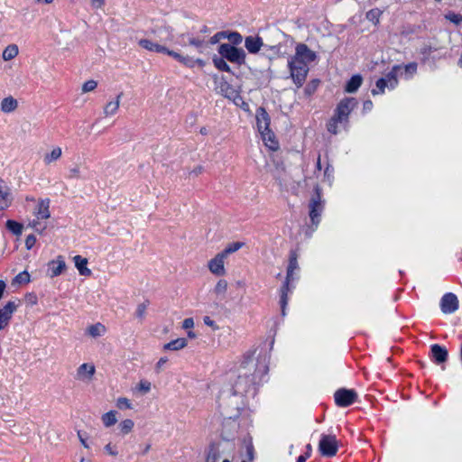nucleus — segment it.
Masks as SVG:
<instances>
[{
	"mask_svg": "<svg viewBox=\"0 0 462 462\" xmlns=\"http://www.w3.org/2000/svg\"><path fill=\"white\" fill-rule=\"evenodd\" d=\"M267 371L268 367L263 363L259 365L252 356L245 357L233 384L234 393L243 395L248 393L254 384L261 382Z\"/></svg>",
	"mask_w": 462,
	"mask_h": 462,
	"instance_id": "1",
	"label": "nucleus"
},
{
	"mask_svg": "<svg viewBox=\"0 0 462 462\" xmlns=\"http://www.w3.org/2000/svg\"><path fill=\"white\" fill-rule=\"evenodd\" d=\"M316 59V52L311 51L305 43L296 45L294 55L288 60V69L290 78L298 88L303 86L310 71L309 65Z\"/></svg>",
	"mask_w": 462,
	"mask_h": 462,
	"instance_id": "2",
	"label": "nucleus"
},
{
	"mask_svg": "<svg viewBox=\"0 0 462 462\" xmlns=\"http://www.w3.org/2000/svg\"><path fill=\"white\" fill-rule=\"evenodd\" d=\"M217 51L231 63L242 66L245 64L246 53L242 48L231 45L230 43H221Z\"/></svg>",
	"mask_w": 462,
	"mask_h": 462,
	"instance_id": "3",
	"label": "nucleus"
},
{
	"mask_svg": "<svg viewBox=\"0 0 462 462\" xmlns=\"http://www.w3.org/2000/svg\"><path fill=\"white\" fill-rule=\"evenodd\" d=\"M401 69L402 67L400 65L393 66L392 70L388 72L384 78H381L376 81V88L372 89V94L374 96L383 94L385 88L391 89L394 88L398 85L397 74Z\"/></svg>",
	"mask_w": 462,
	"mask_h": 462,
	"instance_id": "4",
	"label": "nucleus"
},
{
	"mask_svg": "<svg viewBox=\"0 0 462 462\" xmlns=\"http://www.w3.org/2000/svg\"><path fill=\"white\" fill-rule=\"evenodd\" d=\"M296 269H298L297 254L295 253H291L290 255L289 266L287 269L286 281L282 287L281 288V306L282 312L283 315L285 314V307L288 301L287 293L289 291V282L291 280H293V273Z\"/></svg>",
	"mask_w": 462,
	"mask_h": 462,
	"instance_id": "5",
	"label": "nucleus"
},
{
	"mask_svg": "<svg viewBox=\"0 0 462 462\" xmlns=\"http://www.w3.org/2000/svg\"><path fill=\"white\" fill-rule=\"evenodd\" d=\"M310 218L313 227V230L317 229L319 224L321 220V214L324 209V201L321 199V195L317 189L315 196H313L310 201Z\"/></svg>",
	"mask_w": 462,
	"mask_h": 462,
	"instance_id": "6",
	"label": "nucleus"
},
{
	"mask_svg": "<svg viewBox=\"0 0 462 462\" xmlns=\"http://www.w3.org/2000/svg\"><path fill=\"white\" fill-rule=\"evenodd\" d=\"M357 101L354 97H346L342 99L335 109L334 116L337 117V119L341 120L344 125H346L348 122V116L350 113L356 106Z\"/></svg>",
	"mask_w": 462,
	"mask_h": 462,
	"instance_id": "7",
	"label": "nucleus"
},
{
	"mask_svg": "<svg viewBox=\"0 0 462 462\" xmlns=\"http://www.w3.org/2000/svg\"><path fill=\"white\" fill-rule=\"evenodd\" d=\"M338 449L337 440L334 435H322L319 443V450L323 457H334Z\"/></svg>",
	"mask_w": 462,
	"mask_h": 462,
	"instance_id": "8",
	"label": "nucleus"
},
{
	"mask_svg": "<svg viewBox=\"0 0 462 462\" xmlns=\"http://www.w3.org/2000/svg\"><path fill=\"white\" fill-rule=\"evenodd\" d=\"M334 398L337 406L347 407L356 402L357 393L355 390L341 388L336 391Z\"/></svg>",
	"mask_w": 462,
	"mask_h": 462,
	"instance_id": "9",
	"label": "nucleus"
},
{
	"mask_svg": "<svg viewBox=\"0 0 462 462\" xmlns=\"http://www.w3.org/2000/svg\"><path fill=\"white\" fill-rule=\"evenodd\" d=\"M18 305L19 304L15 301H8L0 309V331L9 324L13 314L18 308Z\"/></svg>",
	"mask_w": 462,
	"mask_h": 462,
	"instance_id": "10",
	"label": "nucleus"
},
{
	"mask_svg": "<svg viewBox=\"0 0 462 462\" xmlns=\"http://www.w3.org/2000/svg\"><path fill=\"white\" fill-rule=\"evenodd\" d=\"M226 259V258L224 257L220 253L217 254L215 257L210 259L208 263V267L210 273L217 276H224L226 273L225 268Z\"/></svg>",
	"mask_w": 462,
	"mask_h": 462,
	"instance_id": "11",
	"label": "nucleus"
},
{
	"mask_svg": "<svg viewBox=\"0 0 462 462\" xmlns=\"http://www.w3.org/2000/svg\"><path fill=\"white\" fill-rule=\"evenodd\" d=\"M458 308V300L454 293L448 292L443 295L440 300L441 311L445 314H451Z\"/></svg>",
	"mask_w": 462,
	"mask_h": 462,
	"instance_id": "12",
	"label": "nucleus"
},
{
	"mask_svg": "<svg viewBox=\"0 0 462 462\" xmlns=\"http://www.w3.org/2000/svg\"><path fill=\"white\" fill-rule=\"evenodd\" d=\"M256 125L259 133L270 129L271 118L264 107H258L255 114Z\"/></svg>",
	"mask_w": 462,
	"mask_h": 462,
	"instance_id": "13",
	"label": "nucleus"
},
{
	"mask_svg": "<svg viewBox=\"0 0 462 462\" xmlns=\"http://www.w3.org/2000/svg\"><path fill=\"white\" fill-rule=\"evenodd\" d=\"M66 269V263L62 255L57 256L55 260L49 263V271L51 277L60 275Z\"/></svg>",
	"mask_w": 462,
	"mask_h": 462,
	"instance_id": "14",
	"label": "nucleus"
},
{
	"mask_svg": "<svg viewBox=\"0 0 462 462\" xmlns=\"http://www.w3.org/2000/svg\"><path fill=\"white\" fill-rule=\"evenodd\" d=\"M12 202L10 189L3 180H0V210L7 208Z\"/></svg>",
	"mask_w": 462,
	"mask_h": 462,
	"instance_id": "15",
	"label": "nucleus"
},
{
	"mask_svg": "<svg viewBox=\"0 0 462 462\" xmlns=\"http://www.w3.org/2000/svg\"><path fill=\"white\" fill-rule=\"evenodd\" d=\"M263 46V40L259 36H247L245 39V47L249 53L256 54Z\"/></svg>",
	"mask_w": 462,
	"mask_h": 462,
	"instance_id": "16",
	"label": "nucleus"
},
{
	"mask_svg": "<svg viewBox=\"0 0 462 462\" xmlns=\"http://www.w3.org/2000/svg\"><path fill=\"white\" fill-rule=\"evenodd\" d=\"M95 372H96V368L93 365L85 363V364L80 365L78 367L76 378L78 380H82V381L88 380L89 381L92 379Z\"/></svg>",
	"mask_w": 462,
	"mask_h": 462,
	"instance_id": "17",
	"label": "nucleus"
},
{
	"mask_svg": "<svg viewBox=\"0 0 462 462\" xmlns=\"http://www.w3.org/2000/svg\"><path fill=\"white\" fill-rule=\"evenodd\" d=\"M49 208H50V199H41L38 202V204L33 211V214L35 215V217L38 219H48L51 217Z\"/></svg>",
	"mask_w": 462,
	"mask_h": 462,
	"instance_id": "18",
	"label": "nucleus"
},
{
	"mask_svg": "<svg viewBox=\"0 0 462 462\" xmlns=\"http://www.w3.org/2000/svg\"><path fill=\"white\" fill-rule=\"evenodd\" d=\"M431 356L438 365L445 363L448 359V350L444 346L434 344L431 346Z\"/></svg>",
	"mask_w": 462,
	"mask_h": 462,
	"instance_id": "19",
	"label": "nucleus"
},
{
	"mask_svg": "<svg viewBox=\"0 0 462 462\" xmlns=\"http://www.w3.org/2000/svg\"><path fill=\"white\" fill-rule=\"evenodd\" d=\"M73 261L80 275L90 276L92 272L88 268V259L81 255H75Z\"/></svg>",
	"mask_w": 462,
	"mask_h": 462,
	"instance_id": "20",
	"label": "nucleus"
},
{
	"mask_svg": "<svg viewBox=\"0 0 462 462\" xmlns=\"http://www.w3.org/2000/svg\"><path fill=\"white\" fill-rule=\"evenodd\" d=\"M138 45L147 51H154V52H162L163 51H166V47L157 43L153 42L151 40L148 39H141L138 41Z\"/></svg>",
	"mask_w": 462,
	"mask_h": 462,
	"instance_id": "21",
	"label": "nucleus"
},
{
	"mask_svg": "<svg viewBox=\"0 0 462 462\" xmlns=\"http://www.w3.org/2000/svg\"><path fill=\"white\" fill-rule=\"evenodd\" d=\"M260 134L266 146H268L273 151L278 149V142L276 141L274 133L271 129L263 131Z\"/></svg>",
	"mask_w": 462,
	"mask_h": 462,
	"instance_id": "22",
	"label": "nucleus"
},
{
	"mask_svg": "<svg viewBox=\"0 0 462 462\" xmlns=\"http://www.w3.org/2000/svg\"><path fill=\"white\" fill-rule=\"evenodd\" d=\"M123 96V93H120L117 95L116 100L109 101L104 107V115L105 116H111L116 114L118 111V108L120 106V101L121 97Z\"/></svg>",
	"mask_w": 462,
	"mask_h": 462,
	"instance_id": "23",
	"label": "nucleus"
},
{
	"mask_svg": "<svg viewBox=\"0 0 462 462\" xmlns=\"http://www.w3.org/2000/svg\"><path fill=\"white\" fill-rule=\"evenodd\" d=\"M363 78L360 75H354L351 77V79L347 81L345 90L347 93H354L356 92L360 86L362 85Z\"/></svg>",
	"mask_w": 462,
	"mask_h": 462,
	"instance_id": "24",
	"label": "nucleus"
},
{
	"mask_svg": "<svg viewBox=\"0 0 462 462\" xmlns=\"http://www.w3.org/2000/svg\"><path fill=\"white\" fill-rule=\"evenodd\" d=\"M188 344V341L184 337H180L175 340H171V342L165 344L163 346L164 350H171V351H177L183 349Z\"/></svg>",
	"mask_w": 462,
	"mask_h": 462,
	"instance_id": "25",
	"label": "nucleus"
},
{
	"mask_svg": "<svg viewBox=\"0 0 462 462\" xmlns=\"http://www.w3.org/2000/svg\"><path fill=\"white\" fill-rule=\"evenodd\" d=\"M17 100L13 97H5L1 102V110L4 113H11L17 108Z\"/></svg>",
	"mask_w": 462,
	"mask_h": 462,
	"instance_id": "26",
	"label": "nucleus"
},
{
	"mask_svg": "<svg viewBox=\"0 0 462 462\" xmlns=\"http://www.w3.org/2000/svg\"><path fill=\"white\" fill-rule=\"evenodd\" d=\"M106 327L99 322L93 324L87 328V333L92 337H101L106 333Z\"/></svg>",
	"mask_w": 462,
	"mask_h": 462,
	"instance_id": "27",
	"label": "nucleus"
},
{
	"mask_svg": "<svg viewBox=\"0 0 462 462\" xmlns=\"http://www.w3.org/2000/svg\"><path fill=\"white\" fill-rule=\"evenodd\" d=\"M212 62L214 64V66L220 71H225V72H231V68L230 66L227 64V62L226 61V59L223 58V56H217L215 55L213 58H212Z\"/></svg>",
	"mask_w": 462,
	"mask_h": 462,
	"instance_id": "28",
	"label": "nucleus"
},
{
	"mask_svg": "<svg viewBox=\"0 0 462 462\" xmlns=\"http://www.w3.org/2000/svg\"><path fill=\"white\" fill-rule=\"evenodd\" d=\"M62 151L60 147H55L51 150V152H48L43 157V162L45 164L49 165L51 162L59 160L61 157Z\"/></svg>",
	"mask_w": 462,
	"mask_h": 462,
	"instance_id": "29",
	"label": "nucleus"
},
{
	"mask_svg": "<svg viewBox=\"0 0 462 462\" xmlns=\"http://www.w3.org/2000/svg\"><path fill=\"white\" fill-rule=\"evenodd\" d=\"M101 420H102L103 424L106 428H109V427L115 425L117 422L116 411H110L103 414Z\"/></svg>",
	"mask_w": 462,
	"mask_h": 462,
	"instance_id": "30",
	"label": "nucleus"
},
{
	"mask_svg": "<svg viewBox=\"0 0 462 462\" xmlns=\"http://www.w3.org/2000/svg\"><path fill=\"white\" fill-rule=\"evenodd\" d=\"M382 14L383 12L380 9L374 8L366 13L365 17L369 22L373 23L374 25H377L380 23Z\"/></svg>",
	"mask_w": 462,
	"mask_h": 462,
	"instance_id": "31",
	"label": "nucleus"
},
{
	"mask_svg": "<svg viewBox=\"0 0 462 462\" xmlns=\"http://www.w3.org/2000/svg\"><path fill=\"white\" fill-rule=\"evenodd\" d=\"M18 47L15 44L8 45L3 51V59L10 60L18 55Z\"/></svg>",
	"mask_w": 462,
	"mask_h": 462,
	"instance_id": "32",
	"label": "nucleus"
},
{
	"mask_svg": "<svg viewBox=\"0 0 462 462\" xmlns=\"http://www.w3.org/2000/svg\"><path fill=\"white\" fill-rule=\"evenodd\" d=\"M244 246V243L242 242H235L229 244L220 254L227 258V256L233 253H236L239 249H241Z\"/></svg>",
	"mask_w": 462,
	"mask_h": 462,
	"instance_id": "33",
	"label": "nucleus"
},
{
	"mask_svg": "<svg viewBox=\"0 0 462 462\" xmlns=\"http://www.w3.org/2000/svg\"><path fill=\"white\" fill-rule=\"evenodd\" d=\"M134 426V422L131 419H125L119 423V429L123 435L130 433Z\"/></svg>",
	"mask_w": 462,
	"mask_h": 462,
	"instance_id": "34",
	"label": "nucleus"
},
{
	"mask_svg": "<svg viewBox=\"0 0 462 462\" xmlns=\"http://www.w3.org/2000/svg\"><path fill=\"white\" fill-rule=\"evenodd\" d=\"M227 286H228V283L226 280H223V279L219 280L214 288V293L217 296L224 297L227 291Z\"/></svg>",
	"mask_w": 462,
	"mask_h": 462,
	"instance_id": "35",
	"label": "nucleus"
},
{
	"mask_svg": "<svg viewBox=\"0 0 462 462\" xmlns=\"http://www.w3.org/2000/svg\"><path fill=\"white\" fill-rule=\"evenodd\" d=\"M5 225L7 229L16 236L21 235L23 232V225L14 220H7Z\"/></svg>",
	"mask_w": 462,
	"mask_h": 462,
	"instance_id": "36",
	"label": "nucleus"
},
{
	"mask_svg": "<svg viewBox=\"0 0 462 462\" xmlns=\"http://www.w3.org/2000/svg\"><path fill=\"white\" fill-rule=\"evenodd\" d=\"M226 39H227L232 44L231 45H239L243 42L242 35L237 32H226Z\"/></svg>",
	"mask_w": 462,
	"mask_h": 462,
	"instance_id": "37",
	"label": "nucleus"
},
{
	"mask_svg": "<svg viewBox=\"0 0 462 462\" xmlns=\"http://www.w3.org/2000/svg\"><path fill=\"white\" fill-rule=\"evenodd\" d=\"M338 124L344 125V123L341 120L337 119V117L333 116L327 125L328 131L333 134H337L338 133Z\"/></svg>",
	"mask_w": 462,
	"mask_h": 462,
	"instance_id": "38",
	"label": "nucleus"
},
{
	"mask_svg": "<svg viewBox=\"0 0 462 462\" xmlns=\"http://www.w3.org/2000/svg\"><path fill=\"white\" fill-rule=\"evenodd\" d=\"M147 307H148V303H146V302H142L137 305L136 310H135V317L140 321H143L144 319Z\"/></svg>",
	"mask_w": 462,
	"mask_h": 462,
	"instance_id": "39",
	"label": "nucleus"
},
{
	"mask_svg": "<svg viewBox=\"0 0 462 462\" xmlns=\"http://www.w3.org/2000/svg\"><path fill=\"white\" fill-rule=\"evenodd\" d=\"M30 282V274L23 271L18 273L13 280V284L28 283Z\"/></svg>",
	"mask_w": 462,
	"mask_h": 462,
	"instance_id": "40",
	"label": "nucleus"
},
{
	"mask_svg": "<svg viewBox=\"0 0 462 462\" xmlns=\"http://www.w3.org/2000/svg\"><path fill=\"white\" fill-rule=\"evenodd\" d=\"M445 18L449 22L455 23L456 25H459L462 23V15L460 14L449 12L447 14H445Z\"/></svg>",
	"mask_w": 462,
	"mask_h": 462,
	"instance_id": "41",
	"label": "nucleus"
},
{
	"mask_svg": "<svg viewBox=\"0 0 462 462\" xmlns=\"http://www.w3.org/2000/svg\"><path fill=\"white\" fill-rule=\"evenodd\" d=\"M319 85V79L311 80L305 88L304 92L307 96H311L318 88Z\"/></svg>",
	"mask_w": 462,
	"mask_h": 462,
	"instance_id": "42",
	"label": "nucleus"
},
{
	"mask_svg": "<svg viewBox=\"0 0 462 462\" xmlns=\"http://www.w3.org/2000/svg\"><path fill=\"white\" fill-rule=\"evenodd\" d=\"M116 406L119 409H132V403L129 399L125 397H120L116 401Z\"/></svg>",
	"mask_w": 462,
	"mask_h": 462,
	"instance_id": "43",
	"label": "nucleus"
},
{
	"mask_svg": "<svg viewBox=\"0 0 462 462\" xmlns=\"http://www.w3.org/2000/svg\"><path fill=\"white\" fill-rule=\"evenodd\" d=\"M151 387H152L151 383L146 380L140 381V383L136 386L138 391H140L142 393H149L151 391Z\"/></svg>",
	"mask_w": 462,
	"mask_h": 462,
	"instance_id": "44",
	"label": "nucleus"
},
{
	"mask_svg": "<svg viewBox=\"0 0 462 462\" xmlns=\"http://www.w3.org/2000/svg\"><path fill=\"white\" fill-rule=\"evenodd\" d=\"M41 219H38L36 217V219H33L31 223H30V226L36 231V232H39V233H42L45 229H46V225H42L41 222H40Z\"/></svg>",
	"mask_w": 462,
	"mask_h": 462,
	"instance_id": "45",
	"label": "nucleus"
},
{
	"mask_svg": "<svg viewBox=\"0 0 462 462\" xmlns=\"http://www.w3.org/2000/svg\"><path fill=\"white\" fill-rule=\"evenodd\" d=\"M97 86V81L95 80H88L82 86V92L87 93L93 91Z\"/></svg>",
	"mask_w": 462,
	"mask_h": 462,
	"instance_id": "46",
	"label": "nucleus"
},
{
	"mask_svg": "<svg viewBox=\"0 0 462 462\" xmlns=\"http://www.w3.org/2000/svg\"><path fill=\"white\" fill-rule=\"evenodd\" d=\"M219 458V453L215 448H211L207 456L206 462H217Z\"/></svg>",
	"mask_w": 462,
	"mask_h": 462,
	"instance_id": "47",
	"label": "nucleus"
},
{
	"mask_svg": "<svg viewBox=\"0 0 462 462\" xmlns=\"http://www.w3.org/2000/svg\"><path fill=\"white\" fill-rule=\"evenodd\" d=\"M69 179H80V169L79 165H75L74 167L70 168L69 171Z\"/></svg>",
	"mask_w": 462,
	"mask_h": 462,
	"instance_id": "48",
	"label": "nucleus"
},
{
	"mask_svg": "<svg viewBox=\"0 0 462 462\" xmlns=\"http://www.w3.org/2000/svg\"><path fill=\"white\" fill-rule=\"evenodd\" d=\"M222 39H226V32H217L210 38L209 42L210 44H216Z\"/></svg>",
	"mask_w": 462,
	"mask_h": 462,
	"instance_id": "49",
	"label": "nucleus"
},
{
	"mask_svg": "<svg viewBox=\"0 0 462 462\" xmlns=\"http://www.w3.org/2000/svg\"><path fill=\"white\" fill-rule=\"evenodd\" d=\"M105 450L109 456L116 457L118 455L116 447L111 443H108L105 446Z\"/></svg>",
	"mask_w": 462,
	"mask_h": 462,
	"instance_id": "50",
	"label": "nucleus"
},
{
	"mask_svg": "<svg viewBox=\"0 0 462 462\" xmlns=\"http://www.w3.org/2000/svg\"><path fill=\"white\" fill-rule=\"evenodd\" d=\"M36 243V237L33 235H29L25 239V247L30 250Z\"/></svg>",
	"mask_w": 462,
	"mask_h": 462,
	"instance_id": "51",
	"label": "nucleus"
},
{
	"mask_svg": "<svg viewBox=\"0 0 462 462\" xmlns=\"http://www.w3.org/2000/svg\"><path fill=\"white\" fill-rule=\"evenodd\" d=\"M404 70L406 73L410 75H413L417 71V63L411 62L404 66Z\"/></svg>",
	"mask_w": 462,
	"mask_h": 462,
	"instance_id": "52",
	"label": "nucleus"
},
{
	"mask_svg": "<svg viewBox=\"0 0 462 462\" xmlns=\"http://www.w3.org/2000/svg\"><path fill=\"white\" fill-rule=\"evenodd\" d=\"M189 44L195 46L196 48H200L204 44V41L199 38L189 37Z\"/></svg>",
	"mask_w": 462,
	"mask_h": 462,
	"instance_id": "53",
	"label": "nucleus"
},
{
	"mask_svg": "<svg viewBox=\"0 0 462 462\" xmlns=\"http://www.w3.org/2000/svg\"><path fill=\"white\" fill-rule=\"evenodd\" d=\"M180 62L189 68L194 66V60L189 56H182Z\"/></svg>",
	"mask_w": 462,
	"mask_h": 462,
	"instance_id": "54",
	"label": "nucleus"
},
{
	"mask_svg": "<svg viewBox=\"0 0 462 462\" xmlns=\"http://www.w3.org/2000/svg\"><path fill=\"white\" fill-rule=\"evenodd\" d=\"M162 53H166L168 54L169 56L174 58L175 60H177L178 61H180L181 60V57L182 55H180V53L174 51H171L169 49L166 48V51H163Z\"/></svg>",
	"mask_w": 462,
	"mask_h": 462,
	"instance_id": "55",
	"label": "nucleus"
},
{
	"mask_svg": "<svg viewBox=\"0 0 462 462\" xmlns=\"http://www.w3.org/2000/svg\"><path fill=\"white\" fill-rule=\"evenodd\" d=\"M194 327V320L191 318L185 319L182 323V328L189 329Z\"/></svg>",
	"mask_w": 462,
	"mask_h": 462,
	"instance_id": "56",
	"label": "nucleus"
},
{
	"mask_svg": "<svg viewBox=\"0 0 462 462\" xmlns=\"http://www.w3.org/2000/svg\"><path fill=\"white\" fill-rule=\"evenodd\" d=\"M92 7L99 9L105 5L106 0H89Z\"/></svg>",
	"mask_w": 462,
	"mask_h": 462,
	"instance_id": "57",
	"label": "nucleus"
},
{
	"mask_svg": "<svg viewBox=\"0 0 462 462\" xmlns=\"http://www.w3.org/2000/svg\"><path fill=\"white\" fill-rule=\"evenodd\" d=\"M203 320L207 326L211 327L214 329L218 328L217 326L216 325L215 321L213 319H211L209 317L206 316Z\"/></svg>",
	"mask_w": 462,
	"mask_h": 462,
	"instance_id": "58",
	"label": "nucleus"
},
{
	"mask_svg": "<svg viewBox=\"0 0 462 462\" xmlns=\"http://www.w3.org/2000/svg\"><path fill=\"white\" fill-rule=\"evenodd\" d=\"M168 362L167 357H161L156 364V369L160 371L162 366Z\"/></svg>",
	"mask_w": 462,
	"mask_h": 462,
	"instance_id": "59",
	"label": "nucleus"
},
{
	"mask_svg": "<svg viewBox=\"0 0 462 462\" xmlns=\"http://www.w3.org/2000/svg\"><path fill=\"white\" fill-rule=\"evenodd\" d=\"M203 171H204L203 167L199 165L191 171L190 175L199 176V174H201L203 172Z\"/></svg>",
	"mask_w": 462,
	"mask_h": 462,
	"instance_id": "60",
	"label": "nucleus"
},
{
	"mask_svg": "<svg viewBox=\"0 0 462 462\" xmlns=\"http://www.w3.org/2000/svg\"><path fill=\"white\" fill-rule=\"evenodd\" d=\"M373 108V102L371 100H366L364 102L363 109L365 111H370Z\"/></svg>",
	"mask_w": 462,
	"mask_h": 462,
	"instance_id": "61",
	"label": "nucleus"
},
{
	"mask_svg": "<svg viewBox=\"0 0 462 462\" xmlns=\"http://www.w3.org/2000/svg\"><path fill=\"white\" fill-rule=\"evenodd\" d=\"M5 288H6V283L4 281L0 280V300L4 296V292L5 291Z\"/></svg>",
	"mask_w": 462,
	"mask_h": 462,
	"instance_id": "62",
	"label": "nucleus"
},
{
	"mask_svg": "<svg viewBox=\"0 0 462 462\" xmlns=\"http://www.w3.org/2000/svg\"><path fill=\"white\" fill-rule=\"evenodd\" d=\"M29 424H30L29 422H24L23 423V428H24V431H20L21 435H27L30 432Z\"/></svg>",
	"mask_w": 462,
	"mask_h": 462,
	"instance_id": "63",
	"label": "nucleus"
},
{
	"mask_svg": "<svg viewBox=\"0 0 462 462\" xmlns=\"http://www.w3.org/2000/svg\"><path fill=\"white\" fill-rule=\"evenodd\" d=\"M151 448H152L151 444H149V443H148V444H146V445L144 446V448H143V451H142V455H143V456H145V455L150 451Z\"/></svg>",
	"mask_w": 462,
	"mask_h": 462,
	"instance_id": "64",
	"label": "nucleus"
}]
</instances>
